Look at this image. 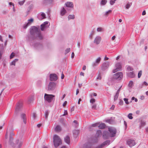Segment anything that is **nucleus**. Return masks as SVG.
I'll list each match as a JSON object with an SVG mask.
<instances>
[{
	"mask_svg": "<svg viewBox=\"0 0 148 148\" xmlns=\"http://www.w3.org/2000/svg\"><path fill=\"white\" fill-rule=\"evenodd\" d=\"M79 133L78 131L77 130H75L73 131V134L75 136L77 135Z\"/></svg>",
	"mask_w": 148,
	"mask_h": 148,
	"instance_id": "nucleus-29",
	"label": "nucleus"
},
{
	"mask_svg": "<svg viewBox=\"0 0 148 148\" xmlns=\"http://www.w3.org/2000/svg\"><path fill=\"white\" fill-rule=\"evenodd\" d=\"M9 4L10 5H12L13 6V9L14 11H15V9L14 7V4L12 3V2H10L9 3Z\"/></svg>",
	"mask_w": 148,
	"mask_h": 148,
	"instance_id": "nucleus-47",
	"label": "nucleus"
},
{
	"mask_svg": "<svg viewBox=\"0 0 148 148\" xmlns=\"http://www.w3.org/2000/svg\"><path fill=\"white\" fill-rule=\"evenodd\" d=\"M128 76L130 77L133 78L135 76V75L133 72H131L128 73Z\"/></svg>",
	"mask_w": 148,
	"mask_h": 148,
	"instance_id": "nucleus-22",
	"label": "nucleus"
},
{
	"mask_svg": "<svg viewBox=\"0 0 148 148\" xmlns=\"http://www.w3.org/2000/svg\"><path fill=\"white\" fill-rule=\"evenodd\" d=\"M109 143V141H107L106 142H105L103 144L104 145H106L107 144V143Z\"/></svg>",
	"mask_w": 148,
	"mask_h": 148,
	"instance_id": "nucleus-55",
	"label": "nucleus"
},
{
	"mask_svg": "<svg viewBox=\"0 0 148 148\" xmlns=\"http://www.w3.org/2000/svg\"><path fill=\"white\" fill-rule=\"evenodd\" d=\"M68 114V112L67 110H64V114L63 115V116H65V115H67Z\"/></svg>",
	"mask_w": 148,
	"mask_h": 148,
	"instance_id": "nucleus-43",
	"label": "nucleus"
},
{
	"mask_svg": "<svg viewBox=\"0 0 148 148\" xmlns=\"http://www.w3.org/2000/svg\"><path fill=\"white\" fill-rule=\"evenodd\" d=\"M109 63L108 62H107L103 64L102 67L104 69L108 68L109 65Z\"/></svg>",
	"mask_w": 148,
	"mask_h": 148,
	"instance_id": "nucleus-16",
	"label": "nucleus"
},
{
	"mask_svg": "<svg viewBox=\"0 0 148 148\" xmlns=\"http://www.w3.org/2000/svg\"><path fill=\"white\" fill-rule=\"evenodd\" d=\"M119 104L120 105H123V102L122 100H120Z\"/></svg>",
	"mask_w": 148,
	"mask_h": 148,
	"instance_id": "nucleus-54",
	"label": "nucleus"
},
{
	"mask_svg": "<svg viewBox=\"0 0 148 148\" xmlns=\"http://www.w3.org/2000/svg\"><path fill=\"white\" fill-rule=\"evenodd\" d=\"M101 40V38L99 36H96L95 37L93 40V42L97 45L100 44Z\"/></svg>",
	"mask_w": 148,
	"mask_h": 148,
	"instance_id": "nucleus-9",
	"label": "nucleus"
},
{
	"mask_svg": "<svg viewBox=\"0 0 148 148\" xmlns=\"http://www.w3.org/2000/svg\"><path fill=\"white\" fill-rule=\"evenodd\" d=\"M56 84L53 82H50L48 86V90L49 91L53 90L56 88Z\"/></svg>",
	"mask_w": 148,
	"mask_h": 148,
	"instance_id": "nucleus-6",
	"label": "nucleus"
},
{
	"mask_svg": "<svg viewBox=\"0 0 148 148\" xmlns=\"http://www.w3.org/2000/svg\"><path fill=\"white\" fill-rule=\"evenodd\" d=\"M133 84V82L132 81H130L129 84V86L130 87H131L132 86Z\"/></svg>",
	"mask_w": 148,
	"mask_h": 148,
	"instance_id": "nucleus-34",
	"label": "nucleus"
},
{
	"mask_svg": "<svg viewBox=\"0 0 148 148\" xmlns=\"http://www.w3.org/2000/svg\"><path fill=\"white\" fill-rule=\"evenodd\" d=\"M32 116L33 119H35L36 117V115L35 113L33 112L32 113Z\"/></svg>",
	"mask_w": 148,
	"mask_h": 148,
	"instance_id": "nucleus-41",
	"label": "nucleus"
},
{
	"mask_svg": "<svg viewBox=\"0 0 148 148\" xmlns=\"http://www.w3.org/2000/svg\"><path fill=\"white\" fill-rule=\"evenodd\" d=\"M53 1V0H42V2L44 3H50Z\"/></svg>",
	"mask_w": 148,
	"mask_h": 148,
	"instance_id": "nucleus-23",
	"label": "nucleus"
},
{
	"mask_svg": "<svg viewBox=\"0 0 148 148\" xmlns=\"http://www.w3.org/2000/svg\"><path fill=\"white\" fill-rule=\"evenodd\" d=\"M33 21V18H31L28 20V22L27 23L26 25L24 27L25 28H27V27L31 23H32Z\"/></svg>",
	"mask_w": 148,
	"mask_h": 148,
	"instance_id": "nucleus-20",
	"label": "nucleus"
},
{
	"mask_svg": "<svg viewBox=\"0 0 148 148\" xmlns=\"http://www.w3.org/2000/svg\"><path fill=\"white\" fill-rule=\"evenodd\" d=\"M57 78V76L56 74H51L50 75V79L51 81L56 80Z\"/></svg>",
	"mask_w": 148,
	"mask_h": 148,
	"instance_id": "nucleus-13",
	"label": "nucleus"
},
{
	"mask_svg": "<svg viewBox=\"0 0 148 148\" xmlns=\"http://www.w3.org/2000/svg\"><path fill=\"white\" fill-rule=\"evenodd\" d=\"M146 14V12L145 11H143L142 12V15H144Z\"/></svg>",
	"mask_w": 148,
	"mask_h": 148,
	"instance_id": "nucleus-62",
	"label": "nucleus"
},
{
	"mask_svg": "<svg viewBox=\"0 0 148 148\" xmlns=\"http://www.w3.org/2000/svg\"><path fill=\"white\" fill-rule=\"evenodd\" d=\"M65 5L67 7L72 8L73 7V3L72 2H67L65 3Z\"/></svg>",
	"mask_w": 148,
	"mask_h": 148,
	"instance_id": "nucleus-15",
	"label": "nucleus"
},
{
	"mask_svg": "<svg viewBox=\"0 0 148 148\" xmlns=\"http://www.w3.org/2000/svg\"><path fill=\"white\" fill-rule=\"evenodd\" d=\"M132 115V113H130L128 115V117L130 119H133Z\"/></svg>",
	"mask_w": 148,
	"mask_h": 148,
	"instance_id": "nucleus-33",
	"label": "nucleus"
},
{
	"mask_svg": "<svg viewBox=\"0 0 148 148\" xmlns=\"http://www.w3.org/2000/svg\"><path fill=\"white\" fill-rule=\"evenodd\" d=\"M41 15L42 17V19H44V18H45V15L44 13H42L41 14Z\"/></svg>",
	"mask_w": 148,
	"mask_h": 148,
	"instance_id": "nucleus-39",
	"label": "nucleus"
},
{
	"mask_svg": "<svg viewBox=\"0 0 148 148\" xmlns=\"http://www.w3.org/2000/svg\"><path fill=\"white\" fill-rule=\"evenodd\" d=\"M121 87L119 88V89L117 90L116 93V95H119V92L120 91V89H121Z\"/></svg>",
	"mask_w": 148,
	"mask_h": 148,
	"instance_id": "nucleus-50",
	"label": "nucleus"
},
{
	"mask_svg": "<svg viewBox=\"0 0 148 148\" xmlns=\"http://www.w3.org/2000/svg\"><path fill=\"white\" fill-rule=\"evenodd\" d=\"M18 59H16L13 60L10 63V64L11 65H14L15 66V63L16 62L18 61Z\"/></svg>",
	"mask_w": 148,
	"mask_h": 148,
	"instance_id": "nucleus-25",
	"label": "nucleus"
},
{
	"mask_svg": "<svg viewBox=\"0 0 148 148\" xmlns=\"http://www.w3.org/2000/svg\"><path fill=\"white\" fill-rule=\"evenodd\" d=\"M98 127L99 129H102L104 128L105 127V125L104 123H101Z\"/></svg>",
	"mask_w": 148,
	"mask_h": 148,
	"instance_id": "nucleus-26",
	"label": "nucleus"
},
{
	"mask_svg": "<svg viewBox=\"0 0 148 148\" xmlns=\"http://www.w3.org/2000/svg\"><path fill=\"white\" fill-rule=\"evenodd\" d=\"M23 143L22 141L20 140L19 139H17L15 141V146L16 145L18 147H20L22 145Z\"/></svg>",
	"mask_w": 148,
	"mask_h": 148,
	"instance_id": "nucleus-11",
	"label": "nucleus"
},
{
	"mask_svg": "<svg viewBox=\"0 0 148 148\" xmlns=\"http://www.w3.org/2000/svg\"><path fill=\"white\" fill-rule=\"evenodd\" d=\"M130 6V3H127L126 5V8L127 9H128Z\"/></svg>",
	"mask_w": 148,
	"mask_h": 148,
	"instance_id": "nucleus-46",
	"label": "nucleus"
},
{
	"mask_svg": "<svg viewBox=\"0 0 148 148\" xmlns=\"http://www.w3.org/2000/svg\"><path fill=\"white\" fill-rule=\"evenodd\" d=\"M55 96L52 94H45L44 98L45 101L49 103H51Z\"/></svg>",
	"mask_w": 148,
	"mask_h": 148,
	"instance_id": "nucleus-5",
	"label": "nucleus"
},
{
	"mask_svg": "<svg viewBox=\"0 0 148 148\" xmlns=\"http://www.w3.org/2000/svg\"><path fill=\"white\" fill-rule=\"evenodd\" d=\"M134 100L135 101L137 102L138 101V99L137 98H135L134 97H132V100Z\"/></svg>",
	"mask_w": 148,
	"mask_h": 148,
	"instance_id": "nucleus-44",
	"label": "nucleus"
},
{
	"mask_svg": "<svg viewBox=\"0 0 148 148\" xmlns=\"http://www.w3.org/2000/svg\"><path fill=\"white\" fill-rule=\"evenodd\" d=\"M48 23V22L46 21L40 25V29L42 31L44 30L47 27V25Z\"/></svg>",
	"mask_w": 148,
	"mask_h": 148,
	"instance_id": "nucleus-12",
	"label": "nucleus"
},
{
	"mask_svg": "<svg viewBox=\"0 0 148 148\" xmlns=\"http://www.w3.org/2000/svg\"><path fill=\"white\" fill-rule=\"evenodd\" d=\"M67 103V102L66 101H64V103L63 104V106L64 107L66 105Z\"/></svg>",
	"mask_w": 148,
	"mask_h": 148,
	"instance_id": "nucleus-53",
	"label": "nucleus"
},
{
	"mask_svg": "<svg viewBox=\"0 0 148 148\" xmlns=\"http://www.w3.org/2000/svg\"><path fill=\"white\" fill-rule=\"evenodd\" d=\"M95 99L93 98H92L90 100V102L92 104L94 103L95 102Z\"/></svg>",
	"mask_w": 148,
	"mask_h": 148,
	"instance_id": "nucleus-36",
	"label": "nucleus"
},
{
	"mask_svg": "<svg viewBox=\"0 0 148 148\" xmlns=\"http://www.w3.org/2000/svg\"><path fill=\"white\" fill-rule=\"evenodd\" d=\"M30 33L32 34L36 35L39 39H41L43 38L42 36L40 34V32L36 27L34 26L32 27L30 31Z\"/></svg>",
	"mask_w": 148,
	"mask_h": 148,
	"instance_id": "nucleus-3",
	"label": "nucleus"
},
{
	"mask_svg": "<svg viewBox=\"0 0 148 148\" xmlns=\"http://www.w3.org/2000/svg\"><path fill=\"white\" fill-rule=\"evenodd\" d=\"M127 70L129 71H132L133 70V69L130 66H128L127 68Z\"/></svg>",
	"mask_w": 148,
	"mask_h": 148,
	"instance_id": "nucleus-40",
	"label": "nucleus"
},
{
	"mask_svg": "<svg viewBox=\"0 0 148 148\" xmlns=\"http://www.w3.org/2000/svg\"><path fill=\"white\" fill-rule=\"evenodd\" d=\"M103 30V29L101 27H98L97 29V31L98 32H101Z\"/></svg>",
	"mask_w": 148,
	"mask_h": 148,
	"instance_id": "nucleus-35",
	"label": "nucleus"
},
{
	"mask_svg": "<svg viewBox=\"0 0 148 148\" xmlns=\"http://www.w3.org/2000/svg\"><path fill=\"white\" fill-rule=\"evenodd\" d=\"M116 38V36H113L112 38V40H114Z\"/></svg>",
	"mask_w": 148,
	"mask_h": 148,
	"instance_id": "nucleus-59",
	"label": "nucleus"
},
{
	"mask_svg": "<svg viewBox=\"0 0 148 148\" xmlns=\"http://www.w3.org/2000/svg\"><path fill=\"white\" fill-rule=\"evenodd\" d=\"M146 124V123L144 121H141L140 124L139 126L140 128H141L143 127Z\"/></svg>",
	"mask_w": 148,
	"mask_h": 148,
	"instance_id": "nucleus-19",
	"label": "nucleus"
},
{
	"mask_svg": "<svg viewBox=\"0 0 148 148\" xmlns=\"http://www.w3.org/2000/svg\"><path fill=\"white\" fill-rule=\"evenodd\" d=\"M65 142L67 144H69L70 142V138L68 136H66V137L64 139Z\"/></svg>",
	"mask_w": 148,
	"mask_h": 148,
	"instance_id": "nucleus-21",
	"label": "nucleus"
},
{
	"mask_svg": "<svg viewBox=\"0 0 148 148\" xmlns=\"http://www.w3.org/2000/svg\"><path fill=\"white\" fill-rule=\"evenodd\" d=\"M14 135L12 129L10 127L8 128L7 129L5 135V139L6 140H7L9 137L8 141L9 143L12 146L14 147V143L13 142V138L12 136Z\"/></svg>",
	"mask_w": 148,
	"mask_h": 148,
	"instance_id": "nucleus-1",
	"label": "nucleus"
},
{
	"mask_svg": "<svg viewBox=\"0 0 148 148\" xmlns=\"http://www.w3.org/2000/svg\"><path fill=\"white\" fill-rule=\"evenodd\" d=\"M93 36V34L92 33H91L90 34V35H89V36L90 38H92V37Z\"/></svg>",
	"mask_w": 148,
	"mask_h": 148,
	"instance_id": "nucleus-63",
	"label": "nucleus"
},
{
	"mask_svg": "<svg viewBox=\"0 0 148 148\" xmlns=\"http://www.w3.org/2000/svg\"><path fill=\"white\" fill-rule=\"evenodd\" d=\"M111 11H112L111 10H109L108 11L105 13L104 15L106 16H107L111 12Z\"/></svg>",
	"mask_w": 148,
	"mask_h": 148,
	"instance_id": "nucleus-38",
	"label": "nucleus"
},
{
	"mask_svg": "<svg viewBox=\"0 0 148 148\" xmlns=\"http://www.w3.org/2000/svg\"><path fill=\"white\" fill-rule=\"evenodd\" d=\"M146 132L148 133V127H146L145 128Z\"/></svg>",
	"mask_w": 148,
	"mask_h": 148,
	"instance_id": "nucleus-61",
	"label": "nucleus"
},
{
	"mask_svg": "<svg viewBox=\"0 0 148 148\" xmlns=\"http://www.w3.org/2000/svg\"><path fill=\"white\" fill-rule=\"evenodd\" d=\"M141 74H142V71H140L139 72V73H138V78H140L141 75Z\"/></svg>",
	"mask_w": 148,
	"mask_h": 148,
	"instance_id": "nucleus-45",
	"label": "nucleus"
},
{
	"mask_svg": "<svg viewBox=\"0 0 148 148\" xmlns=\"http://www.w3.org/2000/svg\"><path fill=\"white\" fill-rule=\"evenodd\" d=\"M84 148H92L91 145L90 144H86L84 146Z\"/></svg>",
	"mask_w": 148,
	"mask_h": 148,
	"instance_id": "nucleus-28",
	"label": "nucleus"
},
{
	"mask_svg": "<svg viewBox=\"0 0 148 148\" xmlns=\"http://www.w3.org/2000/svg\"><path fill=\"white\" fill-rule=\"evenodd\" d=\"M19 108V106H17L16 108L15 111H16L17 110H18Z\"/></svg>",
	"mask_w": 148,
	"mask_h": 148,
	"instance_id": "nucleus-56",
	"label": "nucleus"
},
{
	"mask_svg": "<svg viewBox=\"0 0 148 148\" xmlns=\"http://www.w3.org/2000/svg\"><path fill=\"white\" fill-rule=\"evenodd\" d=\"M15 56V54L14 53L12 52V53L10 55V59H11L13 58Z\"/></svg>",
	"mask_w": 148,
	"mask_h": 148,
	"instance_id": "nucleus-37",
	"label": "nucleus"
},
{
	"mask_svg": "<svg viewBox=\"0 0 148 148\" xmlns=\"http://www.w3.org/2000/svg\"><path fill=\"white\" fill-rule=\"evenodd\" d=\"M108 130L109 132V133L106 132H104L103 133V136L105 139L109 137H114L116 136V130L115 128L112 127H109Z\"/></svg>",
	"mask_w": 148,
	"mask_h": 148,
	"instance_id": "nucleus-2",
	"label": "nucleus"
},
{
	"mask_svg": "<svg viewBox=\"0 0 148 148\" xmlns=\"http://www.w3.org/2000/svg\"><path fill=\"white\" fill-rule=\"evenodd\" d=\"M70 50V48H67L65 50L66 53H67L69 52Z\"/></svg>",
	"mask_w": 148,
	"mask_h": 148,
	"instance_id": "nucleus-42",
	"label": "nucleus"
},
{
	"mask_svg": "<svg viewBox=\"0 0 148 148\" xmlns=\"http://www.w3.org/2000/svg\"><path fill=\"white\" fill-rule=\"evenodd\" d=\"M75 18V16L74 15H69L68 16L69 20L73 19Z\"/></svg>",
	"mask_w": 148,
	"mask_h": 148,
	"instance_id": "nucleus-27",
	"label": "nucleus"
},
{
	"mask_svg": "<svg viewBox=\"0 0 148 148\" xmlns=\"http://www.w3.org/2000/svg\"><path fill=\"white\" fill-rule=\"evenodd\" d=\"M25 0H23L22 1H19L18 3L20 5H23L25 2Z\"/></svg>",
	"mask_w": 148,
	"mask_h": 148,
	"instance_id": "nucleus-30",
	"label": "nucleus"
},
{
	"mask_svg": "<svg viewBox=\"0 0 148 148\" xmlns=\"http://www.w3.org/2000/svg\"><path fill=\"white\" fill-rule=\"evenodd\" d=\"M123 100L126 104H129V102L128 101V99L124 98L123 99Z\"/></svg>",
	"mask_w": 148,
	"mask_h": 148,
	"instance_id": "nucleus-31",
	"label": "nucleus"
},
{
	"mask_svg": "<svg viewBox=\"0 0 148 148\" xmlns=\"http://www.w3.org/2000/svg\"><path fill=\"white\" fill-rule=\"evenodd\" d=\"M101 58L99 57L97 58L95 62L96 63L98 64L99 63L100 60H101Z\"/></svg>",
	"mask_w": 148,
	"mask_h": 148,
	"instance_id": "nucleus-32",
	"label": "nucleus"
},
{
	"mask_svg": "<svg viewBox=\"0 0 148 148\" xmlns=\"http://www.w3.org/2000/svg\"><path fill=\"white\" fill-rule=\"evenodd\" d=\"M140 99L141 100H143L145 99V97L143 96H141L140 97Z\"/></svg>",
	"mask_w": 148,
	"mask_h": 148,
	"instance_id": "nucleus-58",
	"label": "nucleus"
},
{
	"mask_svg": "<svg viewBox=\"0 0 148 148\" xmlns=\"http://www.w3.org/2000/svg\"><path fill=\"white\" fill-rule=\"evenodd\" d=\"M74 56V53L73 52L71 54V58H73Z\"/></svg>",
	"mask_w": 148,
	"mask_h": 148,
	"instance_id": "nucleus-57",
	"label": "nucleus"
},
{
	"mask_svg": "<svg viewBox=\"0 0 148 148\" xmlns=\"http://www.w3.org/2000/svg\"><path fill=\"white\" fill-rule=\"evenodd\" d=\"M115 2L114 0H111L110 1V4L111 5H113L115 3Z\"/></svg>",
	"mask_w": 148,
	"mask_h": 148,
	"instance_id": "nucleus-48",
	"label": "nucleus"
},
{
	"mask_svg": "<svg viewBox=\"0 0 148 148\" xmlns=\"http://www.w3.org/2000/svg\"><path fill=\"white\" fill-rule=\"evenodd\" d=\"M118 96H119L118 95H116H116L114 96V100H116L117 99V98L118 97Z\"/></svg>",
	"mask_w": 148,
	"mask_h": 148,
	"instance_id": "nucleus-51",
	"label": "nucleus"
},
{
	"mask_svg": "<svg viewBox=\"0 0 148 148\" xmlns=\"http://www.w3.org/2000/svg\"><path fill=\"white\" fill-rule=\"evenodd\" d=\"M126 144L130 147H132L136 144V143L134 140L129 139L127 140L126 142Z\"/></svg>",
	"mask_w": 148,
	"mask_h": 148,
	"instance_id": "nucleus-7",
	"label": "nucleus"
},
{
	"mask_svg": "<svg viewBox=\"0 0 148 148\" xmlns=\"http://www.w3.org/2000/svg\"><path fill=\"white\" fill-rule=\"evenodd\" d=\"M115 66L116 68L113 71L114 73L120 70L121 68V66L120 63H116L115 65Z\"/></svg>",
	"mask_w": 148,
	"mask_h": 148,
	"instance_id": "nucleus-10",
	"label": "nucleus"
},
{
	"mask_svg": "<svg viewBox=\"0 0 148 148\" xmlns=\"http://www.w3.org/2000/svg\"><path fill=\"white\" fill-rule=\"evenodd\" d=\"M66 13V10L63 7L61 8L60 11V14L61 16H63Z\"/></svg>",
	"mask_w": 148,
	"mask_h": 148,
	"instance_id": "nucleus-14",
	"label": "nucleus"
},
{
	"mask_svg": "<svg viewBox=\"0 0 148 148\" xmlns=\"http://www.w3.org/2000/svg\"><path fill=\"white\" fill-rule=\"evenodd\" d=\"M123 77V74L121 72H118L113 75V78L114 79H121Z\"/></svg>",
	"mask_w": 148,
	"mask_h": 148,
	"instance_id": "nucleus-8",
	"label": "nucleus"
},
{
	"mask_svg": "<svg viewBox=\"0 0 148 148\" xmlns=\"http://www.w3.org/2000/svg\"><path fill=\"white\" fill-rule=\"evenodd\" d=\"M61 128L60 126L57 125L54 128V130L55 132H60L61 130Z\"/></svg>",
	"mask_w": 148,
	"mask_h": 148,
	"instance_id": "nucleus-17",
	"label": "nucleus"
},
{
	"mask_svg": "<svg viewBox=\"0 0 148 148\" xmlns=\"http://www.w3.org/2000/svg\"><path fill=\"white\" fill-rule=\"evenodd\" d=\"M49 115V113L48 112H46L45 113V117L46 119H47Z\"/></svg>",
	"mask_w": 148,
	"mask_h": 148,
	"instance_id": "nucleus-49",
	"label": "nucleus"
},
{
	"mask_svg": "<svg viewBox=\"0 0 148 148\" xmlns=\"http://www.w3.org/2000/svg\"><path fill=\"white\" fill-rule=\"evenodd\" d=\"M53 140L54 145L56 147H57L62 144L61 139L57 135H55L53 136Z\"/></svg>",
	"mask_w": 148,
	"mask_h": 148,
	"instance_id": "nucleus-4",
	"label": "nucleus"
},
{
	"mask_svg": "<svg viewBox=\"0 0 148 148\" xmlns=\"http://www.w3.org/2000/svg\"><path fill=\"white\" fill-rule=\"evenodd\" d=\"M86 66H84L82 68V69L84 70H86Z\"/></svg>",
	"mask_w": 148,
	"mask_h": 148,
	"instance_id": "nucleus-64",
	"label": "nucleus"
},
{
	"mask_svg": "<svg viewBox=\"0 0 148 148\" xmlns=\"http://www.w3.org/2000/svg\"><path fill=\"white\" fill-rule=\"evenodd\" d=\"M96 108V105L95 104L93 105L92 106V109H95Z\"/></svg>",
	"mask_w": 148,
	"mask_h": 148,
	"instance_id": "nucleus-52",
	"label": "nucleus"
},
{
	"mask_svg": "<svg viewBox=\"0 0 148 148\" xmlns=\"http://www.w3.org/2000/svg\"><path fill=\"white\" fill-rule=\"evenodd\" d=\"M21 118L23 120V123L25 124L26 123V119L25 118V114H22L21 115Z\"/></svg>",
	"mask_w": 148,
	"mask_h": 148,
	"instance_id": "nucleus-18",
	"label": "nucleus"
},
{
	"mask_svg": "<svg viewBox=\"0 0 148 148\" xmlns=\"http://www.w3.org/2000/svg\"><path fill=\"white\" fill-rule=\"evenodd\" d=\"M115 108V106L114 105L112 106V107H111V109L112 110H113Z\"/></svg>",
	"mask_w": 148,
	"mask_h": 148,
	"instance_id": "nucleus-60",
	"label": "nucleus"
},
{
	"mask_svg": "<svg viewBox=\"0 0 148 148\" xmlns=\"http://www.w3.org/2000/svg\"><path fill=\"white\" fill-rule=\"evenodd\" d=\"M107 0H102L100 2V5H105L107 2Z\"/></svg>",
	"mask_w": 148,
	"mask_h": 148,
	"instance_id": "nucleus-24",
	"label": "nucleus"
}]
</instances>
